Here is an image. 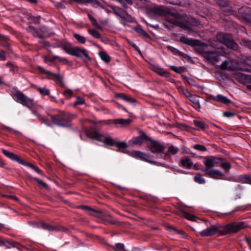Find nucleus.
<instances>
[{
	"instance_id": "obj_1",
	"label": "nucleus",
	"mask_w": 251,
	"mask_h": 251,
	"mask_svg": "<svg viewBox=\"0 0 251 251\" xmlns=\"http://www.w3.org/2000/svg\"><path fill=\"white\" fill-rule=\"evenodd\" d=\"M224 158L210 156L204 157L203 164L205 168L201 171L205 173V176L213 179H219L224 176V174L220 171L212 169L213 167L220 165L225 171H228L231 168V164L227 162H223Z\"/></svg>"
},
{
	"instance_id": "obj_2",
	"label": "nucleus",
	"mask_w": 251,
	"mask_h": 251,
	"mask_svg": "<svg viewBox=\"0 0 251 251\" xmlns=\"http://www.w3.org/2000/svg\"><path fill=\"white\" fill-rule=\"evenodd\" d=\"M246 227L243 222H234L225 226L212 225L210 227L196 233L199 237L211 236L218 233L219 236H224L228 234L236 233Z\"/></svg>"
},
{
	"instance_id": "obj_3",
	"label": "nucleus",
	"mask_w": 251,
	"mask_h": 251,
	"mask_svg": "<svg viewBox=\"0 0 251 251\" xmlns=\"http://www.w3.org/2000/svg\"><path fill=\"white\" fill-rule=\"evenodd\" d=\"M85 133L87 137L89 138L99 141H103L105 144L110 146L115 145V143L112 138L109 136L105 137L103 134L98 133L94 128L86 129Z\"/></svg>"
},
{
	"instance_id": "obj_4",
	"label": "nucleus",
	"mask_w": 251,
	"mask_h": 251,
	"mask_svg": "<svg viewBox=\"0 0 251 251\" xmlns=\"http://www.w3.org/2000/svg\"><path fill=\"white\" fill-rule=\"evenodd\" d=\"M216 39L220 44L225 45L228 48L233 50H236L238 49V45L233 41L231 36L229 34L220 33L216 36Z\"/></svg>"
},
{
	"instance_id": "obj_5",
	"label": "nucleus",
	"mask_w": 251,
	"mask_h": 251,
	"mask_svg": "<svg viewBox=\"0 0 251 251\" xmlns=\"http://www.w3.org/2000/svg\"><path fill=\"white\" fill-rule=\"evenodd\" d=\"M111 9L114 14L121 18L123 20L128 23L132 22L133 19L132 17L125 10L115 6H112Z\"/></svg>"
},
{
	"instance_id": "obj_6",
	"label": "nucleus",
	"mask_w": 251,
	"mask_h": 251,
	"mask_svg": "<svg viewBox=\"0 0 251 251\" xmlns=\"http://www.w3.org/2000/svg\"><path fill=\"white\" fill-rule=\"evenodd\" d=\"M51 118L55 124L61 126H67L70 122L68 115L63 112H61L56 116H52Z\"/></svg>"
},
{
	"instance_id": "obj_7",
	"label": "nucleus",
	"mask_w": 251,
	"mask_h": 251,
	"mask_svg": "<svg viewBox=\"0 0 251 251\" xmlns=\"http://www.w3.org/2000/svg\"><path fill=\"white\" fill-rule=\"evenodd\" d=\"M79 209H81L89 215L101 219L103 220H105V216L101 211L95 210L90 207L85 205H79Z\"/></svg>"
},
{
	"instance_id": "obj_8",
	"label": "nucleus",
	"mask_w": 251,
	"mask_h": 251,
	"mask_svg": "<svg viewBox=\"0 0 251 251\" xmlns=\"http://www.w3.org/2000/svg\"><path fill=\"white\" fill-rule=\"evenodd\" d=\"M14 96L17 99V101L24 105L27 107H30L32 105V101L28 99L25 95L20 91L16 92Z\"/></svg>"
},
{
	"instance_id": "obj_9",
	"label": "nucleus",
	"mask_w": 251,
	"mask_h": 251,
	"mask_svg": "<svg viewBox=\"0 0 251 251\" xmlns=\"http://www.w3.org/2000/svg\"><path fill=\"white\" fill-rule=\"evenodd\" d=\"M203 55L206 60L213 63L218 62L220 60V55L215 51H204Z\"/></svg>"
},
{
	"instance_id": "obj_10",
	"label": "nucleus",
	"mask_w": 251,
	"mask_h": 251,
	"mask_svg": "<svg viewBox=\"0 0 251 251\" xmlns=\"http://www.w3.org/2000/svg\"><path fill=\"white\" fill-rule=\"evenodd\" d=\"M203 55L206 60L213 63L218 62L220 60V55L215 51H204Z\"/></svg>"
},
{
	"instance_id": "obj_11",
	"label": "nucleus",
	"mask_w": 251,
	"mask_h": 251,
	"mask_svg": "<svg viewBox=\"0 0 251 251\" xmlns=\"http://www.w3.org/2000/svg\"><path fill=\"white\" fill-rule=\"evenodd\" d=\"M151 151L153 153H159L163 152L165 147L158 142L151 141V144L150 146Z\"/></svg>"
},
{
	"instance_id": "obj_12",
	"label": "nucleus",
	"mask_w": 251,
	"mask_h": 251,
	"mask_svg": "<svg viewBox=\"0 0 251 251\" xmlns=\"http://www.w3.org/2000/svg\"><path fill=\"white\" fill-rule=\"evenodd\" d=\"M151 13L155 16H165L169 12V9L163 6L153 7L150 11Z\"/></svg>"
},
{
	"instance_id": "obj_13",
	"label": "nucleus",
	"mask_w": 251,
	"mask_h": 251,
	"mask_svg": "<svg viewBox=\"0 0 251 251\" xmlns=\"http://www.w3.org/2000/svg\"><path fill=\"white\" fill-rule=\"evenodd\" d=\"M61 47L67 53L74 56H78V49L73 47L71 44L66 43L62 45Z\"/></svg>"
},
{
	"instance_id": "obj_14",
	"label": "nucleus",
	"mask_w": 251,
	"mask_h": 251,
	"mask_svg": "<svg viewBox=\"0 0 251 251\" xmlns=\"http://www.w3.org/2000/svg\"><path fill=\"white\" fill-rule=\"evenodd\" d=\"M27 31L31 33L34 36L42 38L45 36L47 29L45 28H42L39 30L36 29L33 26H29L27 29Z\"/></svg>"
},
{
	"instance_id": "obj_15",
	"label": "nucleus",
	"mask_w": 251,
	"mask_h": 251,
	"mask_svg": "<svg viewBox=\"0 0 251 251\" xmlns=\"http://www.w3.org/2000/svg\"><path fill=\"white\" fill-rule=\"evenodd\" d=\"M132 155L136 158L140 159L144 161L149 162L151 163H153V161H151L148 159L150 157V155L145 153L139 151H133L132 153Z\"/></svg>"
},
{
	"instance_id": "obj_16",
	"label": "nucleus",
	"mask_w": 251,
	"mask_h": 251,
	"mask_svg": "<svg viewBox=\"0 0 251 251\" xmlns=\"http://www.w3.org/2000/svg\"><path fill=\"white\" fill-rule=\"evenodd\" d=\"M236 79L242 84L251 83V75L239 73L235 75Z\"/></svg>"
},
{
	"instance_id": "obj_17",
	"label": "nucleus",
	"mask_w": 251,
	"mask_h": 251,
	"mask_svg": "<svg viewBox=\"0 0 251 251\" xmlns=\"http://www.w3.org/2000/svg\"><path fill=\"white\" fill-rule=\"evenodd\" d=\"M148 140H150L149 137H148L143 131H140V136L134 137L132 139V143L135 145H141Z\"/></svg>"
},
{
	"instance_id": "obj_18",
	"label": "nucleus",
	"mask_w": 251,
	"mask_h": 251,
	"mask_svg": "<svg viewBox=\"0 0 251 251\" xmlns=\"http://www.w3.org/2000/svg\"><path fill=\"white\" fill-rule=\"evenodd\" d=\"M79 58H81L86 65H89L92 62L91 57L89 56L87 51L85 49H79Z\"/></svg>"
},
{
	"instance_id": "obj_19",
	"label": "nucleus",
	"mask_w": 251,
	"mask_h": 251,
	"mask_svg": "<svg viewBox=\"0 0 251 251\" xmlns=\"http://www.w3.org/2000/svg\"><path fill=\"white\" fill-rule=\"evenodd\" d=\"M2 151L3 153L9 158L16 160L20 164H24V160H22L18 155L4 149L2 150Z\"/></svg>"
},
{
	"instance_id": "obj_20",
	"label": "nucleus",
	"mask_w": 251,
	"mask_h": 251,
	"mask_svg": "<svg viewBox=\"0 0 251 251\" xmlns=\"http://www.w3.org/2000/svg\"><path fill=\"white\" fill-rule=\"evenodd\" d=\"M37 69L42 74L52 76L55 77L60 83H62L63 78H62V77L59 74H58V73L53 74L49 71H47V70L43 69V68H42L41 67H40V66L38 67Z\"/></svg>"
},
{
	"instance_id": "obj_21",
	"label": "nucleus",
	"mask_w": 251,
	"mask_h": 251,
	"mask_svg": "<svg viewBox=\"0 0 251 251\" xmlns=\"http://www.w3.org/2000/svg\"><path fill=\"white\" fill-rule=\"evenodd\" d=\"M151 69L153 71L155 72L156 74L160 75V76H164L165 77H169L170 76V74L169 73L163 70V69H161L160 68H159L157 66H152L151 67Z\"/></svg>"
},
{
	"instance_id": "obj_22",
	"label": "nucleus",
	"mask_w": 251,
	"mask_h": 251,
	"mask_svg": "<svg viewBox=\"0 0 251 251\" xmlns=\"http://www.w3.org/2000/svg\"><path fill=\"white\" fill-rule=\"evenodd\" d=\"M180 41L185 44L194 47L198 45V41L193 39H189L185 36L180 38Z\"/></svg>"
},
{
	"instance_id": "obj_23",
	"label": "nucleus",
	"mask_w": 251,
	"mask_h": 251,
	"mask_svg": "<svg viewBox=\"0 0 251 251\" xmlns=\"http://www.w3.org/2000/svg\"><path fill=\"white\" fill-rule=\"evenodd\" d=\"M189 100L193 103V107L197 109L200 110L201 108L199 97L196 95H191L188 98Z\"/></svg>"
},
{
	"instance_id": "obj_24",
	"label": "nucleus",
	"mask_w": 251,
	"mask_h": 251,
	"mask_svg": "<svg viewBox=\"0 0 251 251\" xmlns=\"http://www.w3.org/2000/svg\"><path fill=\"white\" fill-rule=\"evenodd\" d=\"M41 226L43 228L48 230L49 231H60L62 230H65L64 228L57 225H50L46 223H42L41 224Z\"/></svg>"
},
{
	"instance_id": "obj_25",
	"label": "nucleus",
	"mask_w": 251,
	"mask_h": 251,
	"mask_svg": "<svg viewBox=\"0 0 251 251\" xmlns=\"http://www.w3.org/2000/svg\"><path fill=\"white\" fill-rule=\"evenodd\" d=\"M181 166L186 169H191L193 165L192 161L188 157H184L181 160Z\"/></svg>"
},
{
	"instance_id": "obj_26",
	"label": "nucleus",
	"mask_w": 251,
	"mask_h": 251,
	"mask_svg": "<svg viewBox=\"0 0 251 251\" xmlns=\"http://www.w3.org/2000/svg\"><path fill=\"white\" fill-rule=\"evenodd\" d=\"M117 97L129 103H132L136 102L135 99L131 97L130 96L126 95L123 93L118 94Z\"/></svg>"
},
{
	"instance_id": "obj_27",
	"label": "nucleus",
	"mask_w": 251,
	"mask_h": 251,
	"mask_svg": "<svg viewBox=\"0 0 251 251\" xmlns=\"http://www.w3.org/2000/svg\"><path fill=\"white\" fill-rule=\"evenodd\" d=\"M214 100L224 103L227 104L231 102V101L226 97L221 95H218L214 98Z\"/></svg>"
},
{
	"instance_id": "obj_28",
	"label": "nucleus",
	"mask_w": 251,
	"mask_h": 251,
	"mask_svg": "<svg viewBox=\"0 0 251 251\" xmlns=\"http://www.w3.org/2000/svg\"><path fill=\"white\" fill-rule=\"evenodd\" d=\"M238 181L251 184V176L248 175H241L238 177Z\"/></svg>"
},
{
	"instance_id": "obj_29",
	"label": "nucleus",
	"mask_w": 251,
	"mask_h": 251,
	"mask_svg": "<svg viewBox=\"0 0 251 251\" xmlns=\"http://www.w3.org/2000/svg\"><path fill=\"white\" fill-rule=\"evenodd\" d=\"M132 122L131 119H119L114 120V123L116 124H120L122 126H126L129 125Z\"/></svg>"
},
{
	"instance_id": "obj_30",
	"label": "nucleus",
	"mask_w": 251,
	"mask_h": 251,
	"mask_svg": "<svg viewBox=\"0 0 251 251\" xmlns=\"http://www.w3.org/2000/svg\"><path fill=\"white\" fill-rule=\"evenodd\" d=\"M134 30L135 31L137 32L138 34H139L140 35L143 36V37H146V38H150V35H149L148 33H147L146 32V31L145 30H144L142 28H141V27L140 26H137V27H136L134 28Z\"/></svg>"
},
{
	"instance_id": "obj_31",
	"label": "nucleus",
	"mask_w": 251,
	"mask_h": 251,
	"mask_svg": "<svg viewBox=\"0 0 251 251\" xmlns=\"http://www.w3.org/2000/svg\"><path fill=\"white\" fill-rule=\"evenodd\" d=\"M110 247L115 251H127L124 244L122 243H117L114 246H111Z\"/></svg>"
},
{
	"instance_id": "obj_32",
	"label": "nucleus",
	"mask_w": 251,
	"mask_h": 251,
	"mask_svg": "<svg viewBox=\"0 0 251 251\" xmlns=\"http://www.w3.org/2000/svg\"><path fill=\"white\" fill-rule=\"evenodd\" d=\"M179 151V149L174 146H170L168 148L167 152L166 153V155H175Z\"/></svg>"
},
{
	"instance_id": "obj_33",
	"label": "nucleus",
	"mask_w": 251,
	"mask_h": 251,
	"mask_svg": "<svg viewBox=\"0 0 251 251\" xmlns=\"http://www.w3.org/2000/svg\"><path fill=\"white\" fill-rule=\"evenodd\" d=\"M99 55L100 58L106 63H108L110 61V57L109 55L104 51L99 52Z\"/></svg>"
},
{
	"instance_id": "obj_34",
	"label": "nucleus",
	"mask_w": 251,
	"mask_h": 251,
	"mask_svg": "<svg viewBox=\"0 0 251 251\" xmlns=\"http://www.w3.org/2000/svg\"><path fill=\"white\" fill-rule=\"evenodd\" d=\"M90 3L92 4L93 6H100V3L97 0H79V3Z\"/></svg>"
},
{
	"instance_id": "obj_35",
	"label": "nucleus",
	"mask_w": 251,
	"mask_h": 251,
	"mask_svg": "<svg viewBox=\"0 0 251 251\" xmlns=\"http://www.w3.org/2000/svg\"><path fill=\"white\" fill-rule=\"evenodd\" d=\"M194 179L196 182L199 184H204L205 182V179L203 178L202 176L200 174H197L194 176Z\"/></svg>"
},
{
	"instance_id": "obj_36",
	"label": "nucleus",
	"mask_w": 251,
	"mask_h": 251,
	"mask_svg": "<svg viewBox=\"0 0 251 251\" xmlns=\"http://www.w3.org/2000/svg\"><path fill=\"white\" fill-rule=\"evenodd\" d=\"M88 18L93 25L95 26L97 28L99 29H102V27L100 26V25L97 23L96 20L91 15L88 14Z\"/></svg>"
},
{
	"instance_id": "obj_37",
	"label": "nucleus",
	"mask_w": 251,
	"mask_h": 251,
	"mask_svg": "<svg viewBox=\"0 0 251 251\" xmlns=\"http://www.w3.org/2000/svg\"><path fill=\"white\" fill-rule=\"evenodd\" d=\"M179 92L185 96L187 98H188L190 96V93L188 91V90L182 86H180L178 88Z\"/></svg>"
},
{
	"instance_id": "obj_38",
	"label": "nucleus",
	"mask_w": 251,
	"mask_h": 251,
	"mask_svg": "<svg viewBox=\"0 0 251 251\" xmlns=\"http://www.w3.org/2000/svg\"><path fill=\"white\" fill-rule=\"evenodd\" d=\"M33 179L35 180L38 184V185L42 188L48 190L49 187L48 185L42 180L38 179L37 178H32Z\"/></svg>"
},
{
	"instance_id": "obj_39",
	"label": "nucleus",
	"mask_w": 251,
	"mask_h": 251,
	"mask_svg": "<svg viewBox=\"0 0 251 251\" xmlns=\"http://www.w3.org/2000/svg\"><path fill=\"white\" fill-rule=\"evenodd\" d=\"M194 125L201 129H204L205 128V124L202 121L194 120Z\"/></svg>"
},
{
	"instance_id": "obj_40",
	"label": "nucleus",
	"mask_w": 251,
	"mask_h": 251,
	"mask_svg": "<svg viewBox=\"0 0 251 251\" xmlns=\"http://www.w3.org/2000/svg\"><path fill=\"white\" fill-rule=\"evenodd\" d=\"M240 44L247 47L250 49H251V41L247 39H242L240 41Z\"/></svg>"
},
{
	"instance_id": "obj_41",
	"label": "nucleus",
	"mask_w": 251,
	"mask_h": 251,
	"mask_svg": "<svg viewBox=\"0 0 251 251\" xmlns=\"http://www.w3.org/2000/svg\"><path fill=\"white\" fill-rule=\"evenodd\" d=\"M88 32L95 38L98 39L100 37V34L95 29H89Z\"/></svg>"
},
{
	"instance_id": "obj_42",
	"label": "nucleus",
	"mask_w": 251,
	"mask_h": 251,
	"mask_svg": "<svg viewBox=\"0 0 251 251\" xmlns=\"http://www.w3.org/2000/svg\"><path fill=\"white\" fill-rule=\"evenodd\" d=\"M115 145L119 149H126L127 146L125 142H118L115 143Z\"/></svg>"
},
{
	"instance_id": "obj_43",
	"label": "nucleus",
	"mask_w": 251,
	"mask_h": 251,
	"mask_svg": "<svg viewBox=\"0 0 251 251\" xmlns=\"http://www.w3.org/2000/svg\"><path fill=\"white\" fill-rule=\"evenodd\" d=\"M38 90L42 95H49L50 94L49 90L45 88H38Z\"/></svg>"
},
{
	"instance_id": "obj_44",
	"label": "nucleus",
	"mask_w": 251,
	"mask_h": 251,
	"mask_svg": "<svg viewBox=\"0 0 251 251\" xmlns=\"http://www.w3.org/2000/svg\"><path fill=\"white\" fill-rule=\"evenodd\" d=\"M193 148L196 150H199V151H206V147L202 145H200V144L195 145L193 146Z\"/></svg>"
},
{
	"instance_id": "obj_45",
	"label": "nucleus",
	"mask_w": 251,
	"mask_h": 251,
	"mask_svg": "<svg viewBox=\"0 0 251 251\" xmlns=\"http://www.w3.org/2000/svg\"><path fill=\"white\" fill-rule=\"evenodd\" d=\"M183 215L186 219L192 221H195L197 219L196 216L191 215L187 212H184Z\"/></svg>"
},
{
	"instance_id": "obj_46",
	"label": "nucleus",
	"mask_w": 251,
	"mask_h": 251,
	"mask_svg": "<svg viewBox=\"0 0 251 251\" xmlns=\"http://www.w3.org/2000/svg\"><path fill=\"white\" fill-rule=\"evenodd\" d=\"M189 23L190 24L195 26H198L200 25V22L195 18H191L190 19Z\"/></svg>"
},
{
	"instance_id": "obj_47",
	"label": "nucleus",
	"mask_w": 251,
	"mask_h": 251,
	"mask_svg": "<svg viewBox=\"0 0 251 251\" xmlns=\"http://www.w3.org/2000/svg\"><path fill=\"white\" fill-rule=\"evenodd\" d=\"M166 228L167 229H169L170 230H172L173 231H176V233H177L178 234H184V232L182 231H180V230H178L176 229L174 226H169V225H167L166 226Z\"/></svg>"
},
{
	"instance_id": "obj_48",
	"label": "nucleus",
	"mask_w": 251,
	"mask_h": 251,
	"mask_svg": "<svg viewBox=\"0 0 251 251\" xmlns=\"http://www.w3.org/2000/svg\"><path fill=\"white\" fill-rule=\"evenodd\" d=\"M30 22L35 24H38L40 23V17H32L30 18Z\"/></svg>"
},
{
	"instance_id": "obj_49",
	"label": "nucleus",
	"mask_w": 251,
	"mask_h": 251,
	"mask_svg": "<svg viewBox=\"0 0 251 251\" xmlns=\"http://www.w3.org/2000/svg\"><path fill=\"white\" fill-rule=\"evenodd\" d=\"M167 2L172 4H179L181 0H165Z\"/></svg>"
},
{
	"instance_id": "obj_50",
	"label": "nucleus",
	"mask_w": 251,
	"mask_h": 251,
	"mask_svg": "<svg viewBox=\"0 0 251 251\" xmlns=\"http://www.w3.org/2000/svg\"><path fill=\"white\" fill-rule=\"evenodd\" d=\"M64 95L67 98L70 97L73 95V91L70 89H66L64 92Z\"/></svg>"
},
{
	"instance_id": "obj_51",
	"label": "nucleus",
	"mask_w": 251,
	"mask_h": 251,
	"mask_svg": "<svg viewBox=\"0 0 251 251\" xmlns=\"http://www.w3.org/2000/svg\"><path fill=\"white\" fill-rule=\"evenodd\" d=\"M168 49L170 50L172 52H173V53H176L177 54H178V53H179V50H177L174 47H172V46H168Z\"/></svg>"
},
{
	"instance_id": "obj_52",
	"label": "nucleus",
	"mask_w": 251,
	"mask_h": 251,
	"mask_svg": "<svg viewBox=\"0 0 251 251\" xmlns=\"http://www.w3.org/2000/svg\"><path fill=\"white\" fill-rule=\"evenodd\" d=\"M228 64V63L227 61H224L221 65L220 68L222 70H225L227 68Z\"/></svg>"
},
{
	"instance_id": "obj_53",
	"label": "nucleus",
	"mask_w": 251,
	"mask_h": 251,
	"mask_svg": "<svg viewBox=\"0 0 251 251\" xmlns=\"http://www.w3.org/2000/svg\"><path fill=\"white\" fill-rule=\"evenodd\" d=\"M224 116L226 117H230L235 115V113L230 111H226L224 113Z\"/></svg>"
},
{
	"instance_id": "obj_54",
	"label": "nucleus",
	"mask_w": 251,
	"mask_h": 251,
	"mask_svg": "<svg viewBox=\"0 0 251 251\" xmlns=\"http://www.w3.org/2000/svg\"><path fill=\"white\" fill-rule=\"evenodd\" d=\"M170 68L173 70L174 71V72H176V73H180V70L181 69L180 68H177V67L176 66H170Z\"/></svg>"
},
{
	"instance_id": "obj_55",
	"label": "nucleus",
	"mask_w": 251,
	"mask_h": 251,
	"mask_svg": "<svg viewBox=\"0 0 251 251\" xmlns=\"http://www.w3.org/2000/svg\"><path fill=\"white\" fill-rule=\"evenodd\" d=\"M2 197H6V198H10L11 199H13L14 200H15L16 201H19V199H18V198H17L16 197L14 196H12V195H2Z\"/></svg>"
},
{
	"instance_id": "obj_56",
	"label": "nucleus",
	"mask_w": 251,
	"mask_h": 251,
	"mask_svg": "<svg viewBox=\"0 0 251 251\" xmlns=\"http://www.w3.org/2000/svg\"><path fill=\"white\" fill-rule=\"evenodd\" d=\"M243 17L251 23V15L248 14H246L245 15H243Z\"/></svg>"
},
{
	"instance_id": "obj_57",
	"label": "nucleus",
	"mask_w": 251,
	"mask_h": 251,
	"mask_svg": "<svg viewBox=\"0 0 251 251\" xmlns=\"http://www.w3.org/2000/svg\"><path fill=\"white\" fill-rule=\"evenodd\" d=\"M104 221L111 225H116L117 223L116 221L107 219L106 217H105V220H104Z\"/></svg>"
},
{
	"instance_id": "obj_58",
	"label": "nucleus",
	"mask_w": 251,
	"mask_h": 251,
	"mask_svg": "<svg viewBox=\"0 0 251 251\" xmlns=\"http://www.w3.org/2000/svg\"><path fill=\"white\" fill-rule=\"evenodd\" d=\"M3 244L7 248H10L11 247H13V245L12 244L8 242V241H6L4 242H3Z\"/></svg>"
},
{
	"instance_id": "obj_59",
	"label": "nucleus",
	"mask_w": 251,
	"mask_h": 251,
	"mask_svg": "<svg viewBox=\"0 0 251 251\" xmlns=\"http://www.w3.org/2000/svg\"><path fill=\"white\" fill-rule=\"evenodd\" d=\"M5 59V53L2 50L0 51V60H4Z\"/></svg>"
},
{
	"instance_id": "obj_60",
	"label": "nucleus",
	"mask_w": 251,
	"mask_h": 251,
	"mask_svg": "<svg viewBox=\"0 0 251 251\" xmlns=\"http://www.w3.org/2000/svg\"><path fill=\"white\" fill-rule=\"evenodd\" d=\"M23 164L28 166L31 167V168H32L33 169V168L35 167V166L34 165H33L32 164H31L29 163L26 162L25 161H24V164Z\"/></svg>"
},
{
	"instance_id": "obj_61",
	"label": "nucleus",
	"mask_w": 251,
	"mask_h": 251,
	"mask_svg": "<svg viewBox=\"0 0 251 251\" xmlns=\"http://www.w3.org/2000/svg\"><path fill=\"white\" fill-rule=\"evenodd\" d=\"M178 55L183 56L185 58H187V57H188V56L186 54H185V53L182 52H181L180 51H179V53H178Z\"/></svg>"
},
{
	"instance_id": "obj_62",
	"label": "nucleus",
	"mask_w": 251,
	"mask_h": 251,
	"mask_svg": "<svg viewBox=\"0 0 251 251\" xmlns=\"http://www.w3.org/2000/svg\"><path fill=\"white\" fill-rule=\"evenodd\" d=\"M85 42V38L82 37V36H79V43H84Z\"/></svg>"
},
{
	"instance_id": "obj_63",
	"label": "nucleus",
	"mask_w": 251,
	"mask_h": 251,
	"mask_svg": "<svg viewBox=\"0 0 251 251\" xmlns=\"http://www.w3.org/2000/svg\"><path fill=\"white\" fill-rule=\"evenodd\" d=\"M245 241L247 243L249 247H250V245H251V239L247 238L245 239Z\"/></svg>"
},
{
	"instance_id": "obj_64",
	"label": "nucleus",
	"mask_w": 251,
	"mask_h": 251,
	"mask_svg": "<svg viewBox=\"0 0 251 251\" xmlns=\"http://www.w3.org/2000/svg\"><path fill=\"white\" fill-rule=\"evenodd\" d=\"M131 46L137 51H138L139 52H140V50L138 48V46H137L135 44L133 43L132 44H131Z\"/></svg>"
}]
</instances>
